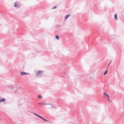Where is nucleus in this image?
<instances>
[{
    "label": "nucleus",
    "instance_id": "11",
    "mask_svg": "<svg viewBox=\"0 0 124 124\" xmlns=\"http://www.w3.org/2000/svg\"><path fill=\"white\" fill-rule=\"evenodd\" d=\"M39 104L42 105H43L45 104V103H39Z\"/></svg>",
    "mask_w": 124,
    "mask_h": 124
},
{
    "label": "nucleus",
    "instance_id": "14",
    "mask_svg": "<svg viewBox=\"0 0 124 124\" xmlns=\"http://www.w3.org/2000/svg\"><path fill=\"white\" fill-rule=\"evenodd\" d=\"M38 98H41V96H38Z\"/></svg>",
    "mask_w": 124,
    "mask_h": 124
},
{
    "label": "nucleus",
    "instance_id": "6",
    "mask_svg": "<svg viewBox=\"0 0 124 124\" xmlns=\"http://www.w3.org/2000/svg\"><path fill=\"white\" fill-rule=\"evenodd\" d=\"M5 100V99L4 98L1 99L0 100V102H2L4 101Z\"/></svg>",
    "mask_w": 124,
    "mask_h": 124
},
{
    "label": "nucleus",
    "instance_id": "7",
    "mask_svg": "<svg viewBox=\"0 0 124 124\" xmlns=\"http://www.w3.org/2000/svg\"><path fill=\"white\" fill-rule=\"evenodd\" d=\"M114 18H115V20L117 19V14H115V15Z\"/></svg>",
    "mask_w": 124,
    "mask_h": 124
},
{
    "label": "nucleus",
    "instance_id": "12",
    "mask_svg": "<svg viewBox=\"0 0 124 124\" xmlns=\"http://www.w3.org/2000/svg\"><path fill=\"white\" fill-rule=\"evenodd\" d=\"M34 114L35 115H36V116H38V117H39L40 118L41 117V116L39 115H38V114L35 113H34Z\"/></svg>",
    "mask_w": 124,
    "mask_h": 124
},
{
    "label": "nucleus",
    "instance_id": "5",
    "mask_svg": "<svg viewBox=\"0 0 124 124\" xmlns=\"http://www.w3.org/2000/svg\"><path fill=\"white\" fill-rule=\"evenodd\" d=\"M70 14L69 15H67L65 17V20H66L67 19V18H68L69 17V16L70 15Z\"/></svg>",
    "mask_w": 124,
    "mask_h": 124
},
{
    "label": "nucleus",
    "instance_id": "4",
    "mask_svg": "<svg viewBox=\"0 0 124 124\" xmlns=\"http://www.w3.org/2000/svg\"><path fill=\"white\" fill-rule=\"evenodd\" d=\"M18 5V2H16L15 3V4H14V6L15 7H16Z\"/></svg>",
    "mask_w": 124,
    "mask_h": 124
},
{
    "label": "nucleus",
    "instance_id": "16",
    "mask_svg": "<svg viewBox=\"0 0 124 124\" xmlns=\"http://www.w3.org/2000/svg\"><path fill=\"white\" fill-rule=\"evenodd\" d=\"M109 102H111L112 101L110 99H109V100H108Z\"/></svg>",
    "mask_w": 124,
    "mask_h": 124
},
{
    "label": "nucleus",
    "instance_id": "1",
    "mask_svg": "<svg viewBox=\"0 0 124 124\" xmlns=\"http://www.w3.org/2000/svg\"><path fill=\"white\" fill-rule=\"evenodd\" d=\"M43 72V71H38L36 73L35 76L37 77H40L42 75Z\"/></svg>",
    "mask_w": 124,
    "mask_h": 124
},
{
    "label": "nucleus",
    "instance_id": "9",
    "mask_svg": "<svg viewBox=\"0 0 124 124\" xmlns=\"http://www.w3.org/2000/svg\"><path fill=\"white\" fill-rule=\"evenodd\" d=\"M55 38L56 39H59V36H55Z\"/></svg>",
    "mask_w": 124,
    "mask_h": 124
},
{
    "label": "nucleus",
    "instance_id": "15",
    "mask_svg": "<svg viewBox=\"0 0 124 124\" xmlns=\"http://www.w3.org/2000/svg\"><path fill=\"white\" fill-rule=\"evenodd\" d=\"M111 61L109 62V63L108 65V66L109 65V64L111 63Z\"/></svg>",
    "mask_w": 124,
    "mask_h": 124
},
{
    "label": "nucleus",
    "instance_id": "10",
    "mask_svg": "<svg viewBox=\"0 0 124 124\" xmlns=\"http://www.w3.org/2000/svg\"><path fill=\"white\" fill-rule=\"evenodd\" d=\"M107 71H108V70H107L105 71V72L104 73L103 75H105V74H106L107 73Z\"/></svg>",
    "mask_w": 124,
    "mask_h": 124
},
{
    "label": "nucleus",
    "instance_id": "3",
    "mask_svg": "<svg viewBox=\"0 0 124 124\" xmlns=\"http://www.w3.org/2000/svg\"><path fill=\"white\" fill-rule=\"evenodd\" d=\"M104 93V95L105 96H106L108 98V100H109V95L107 94L106 93Z\"/></svg>",
    "mask_w": 124,
    "mask_h": 124
},
{
    "label": "nucleus",
    "instance_id": "2",
    "mask_svg": "<svg viewBox=\"0 0 124 124\" xmlns=\"http://www.w3.org/2000/svg\"><path fill=\"white\" fill-rule=\"evenodd\" d=\"M20 74L21 75H30V76H29V77H31V75H30V73L25 72H21L20 73Z\"/></svg>",
    "mask_w": 124,
    "mask_h": 124
},
{
    "label": "nucleus",
    "instance_id": "13",
    "mask_svg": "<svg viewBox=\"0 0 124 124\" xmlns=\"http://www.w3.org/2000/svg\"><path fill=\"white\" fill-rule=\"evenodd\" d=\"M57 7V6H55L54 7H53L52 8V9H55Z\"/></svg>",
    "mask_w": 124,
    "mask_h": 124
},
{
    "label": "nucleus",
    "instance_id": "8",
    "mask_svg": "<svg viewBox=\"0 0 124 124\" xmlns=\"http://www.w3.org/2000/svg\"><path fill=\"white\" fill-rule=\"evenodd\" d=\"M40 118H41V119H42L43 120L45 121L46 122H48V120H46V119H44V118H43L41 116V117Z\"/></svg>",
    "mask_w": 124,
    "mask_h": 124
}]
</instances>
